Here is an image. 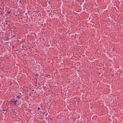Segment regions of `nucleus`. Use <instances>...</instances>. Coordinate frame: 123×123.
Instances as JSON below:
<instances>
[{
  "instance_id": "nucleus-14",
  "label": "nucleus",
  "mask_w": 123,
  "mask_h": 123,
  "mask_svg": "<svg viewBox=\"0 0 123 123\" xmlns=\"http://www.w3.org/2000/svg\"><path fill=\"white\" fill-rule=\"evenodd\" d=\"M32 91H34V90H32Z\"/></svg>"
},
{
  "instance_id": "nucleus-8",
  "label": "nucleus",
  "mask_w": 123,
  "mask_h": 123,
  "mask_svg": "<svg viewBox=\"0 0 123 123\" xmlns=\"http://www.w3.org/2000/svg\"><path fill=\"white\" fill-rule=\"evenodd\" d=\"M29 96H31V94L30 93L29 95Z\"/></svg>"
},
{
  "instance_id": "nucleus-2",
  "label": "nucleus",
  "mask_w": 123,
  "mask_h": 123,
  "mask_svg": "<svg viewBox=\"0 0 123 123\" xmlns=\"http://www.w3.org/2000/svg\"><path fill=\"white\" fill-rule=\"evenodd\" d=\"M11 13V12L10 11H8L7 12V13L8 14H10Z\"/></svg>"
},
{
  "instance_id": "nucleus-13",
  "label": "nucleus",
  "mask_w": 123,
  "mask_h": 123,
  "mask_svg": "<svg viewBox=\"0 0 123 123\" xmlns=\"http://www.w3.org/2000/svg\"><path fill=\"white\" fill-rule=\"evenodd\" d=\"M13 48H14V46H13Z\"/></svg>"
},
{
  "instance_id": "nucleus-1",
  "label": "nucleus",
  "mask_w": 123,
  "mask_h": 123,
  "mask_svg": "<svg viewBox=\"0 0 123 123\" xmlns=\"http://www.w3.org/2000/svg\"><path fill=\"white\" fill-rule=\"evenodd\" d=\"M17 102V100H15L14 101H10V102H12L13 104L15 105H16L17 103H16V102Z\"/></svg>"
},
{
  "instance_id": "nucleus-12",
  "label": "nucleus",
  "mask_w": 123,
  "mask_h": 123,
  "mask_svg": "<svg viewBox=\"0 0 123 123\" xmlns=\"http://www.w3.org/2000/svg\"><path fill=\"white\" fill-rule=\"evenodd\" d=\"M22 100H24L23 98H22Z\"/></svg>"
},
{
  "instance_id": "nucleus-4",
  "label": "nucleus",
  "mask_w": 123,
  "mask_h": 123,
  "mask_svg": "<svg viewBox=\"0 0 123 123\" xmlns=\"http://www.w3.org/2000/svg\"><path fill=\"white\" fill-rule=\"evenodd\" d=\"M40 109V107H38V108L37 110H39V109Z\"/></svg>"
},
{
  "instance_id": "nucleus-6",
  "label": "nucleus",
  "mask_w": 123,
  "mask_h": 123,
  "mask_svg": "<svg viewBox=\"0 0 123 123\" xmlns=\"http://www.w3.org/2000/svg\"><path fill=\"white\" fill-rule=\"evenodd\" d=\"M47 114H47V113H46L45 114V116H46L47 115Z\"/></svg>"
},
{
  "instance_id": "nucleus-11",
  "label": "nucleus",
  "mask_w": 123,
  "mask_h": 123,
  "mask_svg": "<svg viewBox=\"0 0 123 123\" xmlns=\"http://www.w3.org/2000/svg\"><path fill=\"white\" fill-rule=\"evenodd\" d=\"M7 23H6V25H7Z\"/></svg>"
},
{
  "instance_id": "nucleus-15",
  "label": "nucleus",
  "mask_w": 123,
  "mask_h": 123,
  "mask_svg": "<svg viewBox=\"0 0 123 123\" xmlns=\"http://www.w3.org/2000/svg\"><path fill=\"white\" fill-rule=\"evenodd\" d=\"M27 15V13H26L25 15Z\"/></svg>"
},
{
  "instance_id": "nucleus-5",
  "label": "nucleus",
  "mask_w": 123,
  "mask_h": 123,
  "mask_svg": "<svg viewBox=\"0 0 123 123\" xmlns=\"http://www.w3.org/2000/svg\"><path fill=\"white\" fill-rule=\"evenodd\" d=\"M14 50L15 51H18V49H17V50H15V49H14Z\"/></svg>"
},
{
  "instance_id": "nucleus-16",
  "label": "nucleus",
  "mask_w": 123,
  "mask_h": 123,
  "mask_svg": "<svg viewBox=\"0 0 123 123\" xmlns=\"http://www.w3.org/2000/svg\"><path fill=\"white\" fill-rule=\"evenodd\" d=\"M36 92H35V93H36Z\"/></svg>"
},
{
  "instance_id": "nucleus-10",
  "label": "nucleus",
  "mask_w": 123,
  "mask_h": 123,
  "mask_svg": "<svg viewBox=\"0 0 123 123\" xmlns=\"http://www.w3.org/2000/svg\"><path fill=\"white\" fill-rule=\"evenodd\" d=\"M3 111H5V110L4 109H3Z\"/></svg>"
},
{
  "instance_id": "nucleus-3",
  "label": "nucleus",
  "mask_w": 123,
  "mask_h": 123,
  "mask_svg": "<svg viewBox=\"0 0 123 123\" xmlns=\"http://www.w3.org/2000/svg\"><path fill=\"white\" fill-rule=\"evenodd\" d=\"M17 98L19 99L20 98V97L19 96H17Z\"/></svg>"
},
{
  "instance_id": "nucleus-7",
  "label": "nucleus",
  "mask_w": 123,
  "mask_h": 123,
  "mask_svg": "<svg viewBox=\"0 0 123 123\" xmlns=\"http://www.w3.org/2000/svg\"><path fill=\"white\" fill-rule=\"evenodd\" d=\"M15 36V35H13V36H12V37H14Z\"/></svg>"
},
{
  "instance_id": "nucleus-9",
  "label": "nucleus",
  "mask_w": 123,
  "mask_h": 123,
  "mask_svg": "<svg viewBox=\"0 0 123 123\" xmlns=\"http://www.w3.org/2000/svg\"><path fill=\"white\" fill-rule=\"evenodd\" d=\"M49 4H50V2H49Z\"/></svg>"
}]
</instances>
